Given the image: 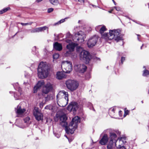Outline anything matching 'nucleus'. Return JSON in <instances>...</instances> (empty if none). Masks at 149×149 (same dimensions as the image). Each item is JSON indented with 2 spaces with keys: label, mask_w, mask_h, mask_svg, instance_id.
<instances>
[{
  "label": "nucleus",
  "mask_w": 149,
  "mask_h": 149,
  "mask_svg": "<svg viewBox=\"0 0 149 149\" xmlns=\"http://www.w3.org/2000/svg\"><path fill=\"white\" fill-rule=\"evenodd\" d=\"M65 75L63 72H59L56 73V78L58 79H61L64 77Z\"/></svg>",
  "instance_id": "nucleus-25"
},
{
  "label": "nucleus",
  "mask_w": 149,
  "mask_h": 149,
  "mask_svg": "<svg viewBox=\"0 0 149 149\" xmlns=\"http://www.w3.org/2000/svg\"><path fill=\"white\" fill-rule=\"evenodd\" d=\"M10 9L9 7H7L5 8H4L1 10H0V14H1L3 13H5L8 10Z\"/></svg>",
  "instance_id": "nucleus-30"
},
{
  "label": "nucleus",
  "mask_w": 149,
  "mask_h": 149,
  "mask_svg": "<svg viewBox=\"0 0 149 149\" xmlns=\"http://www.w3.org/2000/svg\"><path fill=\"white\" fill-rule=\"evenodd\" d=\"M80 22V20H79V21H78V23H79Z\"/></svg>",
  "instance_id": "nucleus-51"
},
{
  "label": "nucleus",
  "mask_w": 149,
  "mask_h": 149,
  "mask_svg": "<svg viewBox=\"0 0 149 149\" xmlns=\"http://www.w3.org/2000/svg\"><path fill=\"white\" fill-rule=\"evenodd\" d=\"M54 10V9L53 8H48L47 10V12L48 13H50L52 12Z\"/></svg>",
  "instance_id": "nucleus-37"
},
{
  "label": "nucleus",
  "mask_w": 149,
  "mask_h": 149,
  "mask_svg": "<svg viewBox=\"0 0 149 149\" xmlns=\"http://www.w3.org/2000/svg\"><path fill=\"white\" fill-rule=\"evenodd\" d=\"M13 86L15 89L16 90H18L20 94H21L22 91L21 88L19 86L18 84L17 83H15L13 85Z\"/></svg>",
  "instance_id": "nucleus-26"
},
{
  "label": "nucleus",
  "mask_w": 149,
  "mask_h": 149,
  "mask_svg": "<svg viewBox=\"0 0 149 149\" xmlns=\"http://www.w3.org/2000/svg\"><path fill=\"white\" fill-rule=\"evenodd\" d=\"M120 31L118 30H110L109 33H105L102 36V37L106 40L114 39L117 42L122 40V38L120 36Z\"/></svg>",
  "instance_id": "nucleus-3"
},
{
  "label": "nucleus",
  "mask_w": 149,
  "mask_h": 149,
  "mask_svg": "<svg viewBox=\"0 0 149 149\" xmlns=\"http://www.w3.org/2000/svg\"><path fill=\"white\" fill-rule=\"evenodd\" d=\"M66 41L67 43H70L71 42V40H70L67 39L66 40Z\"/></svg>",
  "instance_id": "nucleus-43"
},
{
  "label": "nucleus",
  "mask_w": 149,
  "mask_h": 149,
  "mask_svg": "<svg viewBox=\"0 0 149 149\" xmlns=\"http://www.w3.org/2000/svg\"><path fill=\"white\" fill-rule=\"evenodd\" d=\"M118 140L119 141V144L116 146L117 149H125V148L123 146L124 142L123 140V139L122 138H118L117 141Z\"/></svg>",
  "instance_id": "nucleus-22"
},
{
  "label": "nucleus",
  "mask_w": 149,
  "mask_h": 149,
  "mask_svg": "<svg viewBox=\"0 0 149 149\" xmlns=\"http://www.w3.org/2000/svg\"><path fill=\"white\" fill-rule=\"evenodd\" d=\"M33 113L36 119L38 121L42 120L43 115L38 108L35 107L33 111Z\"/></svg>",
  "instance_id": "nucleus-10"
},
{
  "label": "nucleus",
  "mask_w": 149,
  "mask_h": 149,
  "mask_svg": "<svg viewBox=\"0 0 149 149\" xmlns=\"http://www.w3.org/2000/svg\"><path fill=\"white\" fill-rule=\"evenodd\" d=\"M143 45H142L141 47V49H142V46H143Z\"/></svg>",
  "instance_id": "nucleus-47"
},
{
  "label": "nucleus",
  "mask_w": 149,
  "mask_h": 149,
  "mask_svg": "<svg viewBox=\"0 0 149 149\" xmlns=\"http://www.w3.org/2000/svg\"><path fill=\"white\" fill-rule=\"evenodd\" d=\"M137 36H140V35H137Z\"/></svg>",
  "instance_id": "nucleus-52"
},
{
  "label": "nucleus",
  "mask_w": 149,
  "mask_h": 149,
  "mask_svg": "<svg viewBox=\"0 0 149 149\" xmlns=\"http://www.w3.org/2000/svg\"><path fill=\"white\" fill-rule=\"evenodd\" d=\"M16 112L17 113V117H21L22 115L25 111V109H22L21 107L18 106L17 107V108L15 109Z\"/></svg>",
  "instance_id": "nucleus-18"
},
{
  "label": "nucleus",
  "mask_w": 149,
  "mask_h": 149,
  "mask_svg": "<svg viewBox=\"0 0 149 149\" xmlns=\"http://www.w3.org/2000/svg\"><path fill=\"white\" fill-rule=\"evenodd\" d=\"M108 138L107 134H104L102 139L100 141V143L102 145H105L108 142Z\"/></svg>",
  "instance_id": "nucleus-20"
},
{
  "label": "nucleus",
  "mask_w": 149,
  "mask_h": 149,
  "mask_svg": "<svg viewBox=\"0 0 149 149\" xmlns=\"http://www.w3.org/2000/svg\"><path fill=\"white\" fill-rule=\"evenodd\" d=\"M44 105V104L43 103H41L40 104V108H42Z\"/></svg>",
  "instance_id": "nucleus-42"
},
{
  "label": "nucleus",
  "mask_w": 149,
  "mask_h": 149,
  "mask_svg": "<svg viewBox=\"0 0 149 149\" xmlns=\"http://www.w3.org/2000/svg\"><path fill=\"white\" fill-rule=\"evenodd\" d=\"M78 1L80 3H84V0H78Z\"/></svg>",
  "instance_id": "nucleus-44"
},
{
  "label": "nucleus",
  "mask_w": 149,
  "mask_h": 149,
  "mask_svg": "<svg viewBox=\"0 0 149 149\" xmlns=\"http://www.w3.org/2000/svg\"><path fill=\"white\" fill-rule=\"evenodd\" d=\"M50 3L54 5H57L59 3L58 0H49Z\"/></svg>",
  "instance_id": "nucleus-27"
},
{
  "label": "nucleus",
  "mask_w": 149,
  "mask_h": 149,
  "mask_svg": "<svg viewBox=\"0 0 149 149\" xmlns=\"http://www.w3.org/2000/svg\"><path fill=\"white\" fill-rule=\"evenodd\" d=\"M61 68L63 71L67 73H70L72 70V66L71 63L68 61H63L61 63Z\"/></svg>",
  "instance_id": "nucleus-4"
},
{
  "label": "nucleus",
  "mask_w": 149,
  "mask_h": 149,
  "mask_svg": "<svg viewBox=\"0 0 149 149\" xmlns=\"http://www.w3.org/2000/svg\"><path fill=\"white\" fill-rule=\"evenodd\" d=\"M44 82L43 80L39 81L36 85L33 88V92L36 93L37 92V90L44 84Z\"/></svg>",
  "instance_id": "nucleus-17"
},
{
  "label": "nucleus",
  "mask_w": 149,
  "mask_h": 149,
  "mask_svg": "<svg viewBox=\"0 0 149 149\" xmlns=\"http://www.w3.org/2000/svg\"><path fill=\"white\" fill-rule=\"evenodd\" d=\"M141 102H142V103H143V101H141Z\"/></svg>",
  "instance_id": "nucleus-53"
},
{
  "label": "nucleus",
  "mask_w": 149,
  "mask_h": 149,
  "mask_svg": "<svg viewBox=\"0 0 149 149\" xmlns=\"http://www.w3.org/2000/svg\"><path fill=\"white\" fill-rule=\"evenodd\" d=\"M98 37L94 36L90 38L87 42V45L89 48H91L95 46L98 40Z\"/></svg>",
  "instance_id": "nucleus-11"
},
{
  "label": "nucleus",
  "mask_w": 149,
  "mask_h": 149,
  "mask_svg": "<svg viewBox=\"0 0 149 149\" xmlns=\"http://www.w3.org/2000/svg\"><path fill=\"white\" fill-rule=\"evenodd\" d=\"M52 88V84L50 82H48L43 87L42 92L45 94H47Z\"/></svg>",
  "instance_id": "nucleus-15"
},
{
  "label": "nucleus",
  "mask_w": 149,
  "mask_h": 149,
  "mask_svg": "<svg viewBox=\"0 0 149 149\" xmlns=\"http://www.w3.org/2000/svg\"><path fill=\"white\" fill-rule=\"evenodd\" d=\"M46 30H47L48 31V27L47 26H45L43 27L36 28L34 29L31 31V33L39 32L44 31Z\"/></svg>",
  "instance_id": "nucleus-16"
},
{
  "label": "nucleus",
  "mask_w": 149,
  "mask_h": 149,
  "mask_svg": "<svg viewBox=\"0 0 149 149\" xmlns=\"http://www.w3.org/2000/svg\"><path fill=\"white\" fill-rule=\"evenodd\" d=\"M72 51L68 50L64 54V56H70L72 55Z\"/></svg>",
  "instance_id": "nucleus-29"
},
{
  "label": "nucleus",
  "mask_w": 149,
  "mask_h": 149,
  "mask_svg": "<svg viewBox=\"0 0 149 149\" xmlns=\"http://www.w3.org/2000/svg\"><path fill=\"white\" fill-rule=\"evenodd\" d=\"M68 141H69V142H70L71 141H70V140H69V139H68Z\"/></svg>",
  "instance_id": "nucleus-49"
},
{
  "label": "nucleus",
  "mask_w": 149,
  "mask_h": 149,
  "mask_svg": "<svg viewBox=\"0 0 149 149\" xmlns=\"http://www.w3.org/2000/svg\"><path fill=\"white\" fill-rule=\"evenodd\" d=\"M65 84L68 88L72 91L76 90L79 86L77 81L72 80H68L66 82Z\"/></svg>",
  "instance_id": "nucleus-5"
},
{
  "label": "nucleus",
  "mask_w": 149,
  "mask_h": 149,
  "mask_svg": "<svg viewBox=\"0 0 149 149\" xmlns=\"http://www.w3.org/2000/svg\"><path fill=\"white\" fill-rule=\"evenodd\" d=\"M74 68L76 71L80 73H83L86 71L87 67L84 64H81L79 63H77L75 64Z\"/></svg>",
  "instance_id": "nucleus-9"
},
{
  "label": "nucleus",
  "mask_w": 149,
  "mask_h": 149,
  "mask_svg": "<svg viewBox=\"0 0 149 149\" xmlns=\"http://www.w3.org/2000/svg\"><path fill=\"white\" fill-rule=\"evenodd\" d=\"M55 136H56L57 138H58L60 136V135L59 134H56Z\"/></svg>",
  "instance_id": "nucleus-45"
},
{
  "label": "nucleus",
  "mask_w": 149,
  "mask_h": 149,
  "mask_svg": "<svg viewBox=\"0 0 149 149\" xmlns=\"http://www.w3.org/2000/svg\"><path fill=\"white\" fill-rule=\"evenodd\" d=\"M125 60V58L124 57H122L121 58V63L122 64L123 61Z\"/></svg>",
  "instance_id": "nucleus-40"
},
{
  "label": "nucleus",
  "mask_w": 149,
  "mask_h": 149,
  "mask_svg": "<svg viewBox=\"0 0 149 149\" xmlns=\"http://www.w3.org/2000/svg\"><path fill=\"white\" fill-rule=\"evenodd\" d=\"M117 108L116 107L110 108L109 110V113L110 116L112 117L115 118V111H116Z\"/></svg>",
  "instance_id": "nucleus-24"
},
{
  "label": "nucleus",
  "mask_w": 149,
  "mask_h": 149,
  "mask_svg": "<svg viewBox=\"0 0 149 149\" xmlns=\"http://www.w3.org/2000/svg\"><path fill=\"white\" fill-rule=\"evenodd\" d=\"M68 95L67 92L64 91H60L56 96L57 100L61 99L62 97L66 98L68 97Z\"/></svg>",
  "instance_id": "nucleus-14"
},
{
  "label": "nucleus",
  "mask_w": 149,
  "mask_h": 149,
  "mask_svg": "<svg viewBox=\"0 0 149 149\" xmlns=\"http://www.w3.org/2000/svg\"><path fill=\"white\" fill-rule=\"evenodd\" d=\"M30 119V118L29 117H27L24 118V120L25 123H26L27 124H29L30 123L29 122Z\"/></svg>",
  "instance_id": "nucleus-32"
},
{
  "label": "nucleus",
  "mask_w": 149,
  "mask_h": 149,
  "mask_svg": "<svg viewBox=\"0 0 149 149\" xmlns=\"http://www.w3.org/2000/svg\"><path fill=\"white\" fill-rule=\"evenodd\" d=\"M143 68H145V67L144 66L143 67Z\"/></svg>",
  "instance_id": "nucleus-58"
},
{
  "label": "nucleus",
  "mask_w": 149,
  "mask_h": 149,
  "mask_svg": "<svg viewBox=\"0 0 149 149\" xmlns=\"http://www.w3.org/2000/svg\"><path fill=\"white\" fill-rule=\"evenodd\" d=\"M116 135L115 133L113 132H110L109 138L110 140L107 146L108 149H112V145L113 143L115 144L116 147L117 146V144H116V142L117 141L116 140Z\"/></svg>",
  "instance_id": "nucleus-8"
},
{
  "label": "nucleus",
  "mask_w": 149,
  "mask_h": 149,
  "mask_svg": "<svg viewBox=\"0 0 149 149\" xmlns=\"http://www.w3.org/2000/svg\"><path fill=\"white\" fill-rule=\"evenodd\" d=\"M53 47L55 49L58 51H61L63 48L62 45L57 42L54 43Z\"/></svg>",
  "instance_id": "nucleus-21"
},
{
  "label": "nucleus",
  "mask_w": 149,
  "mask_h": 149,
  "mask_svg": "<svg viewBox=\"0 0 149 149\" xmlns=\"http://www.w3.org/2000/svg\"><path fill=\"white\" fill-rule=\"evenodd\" d=\"M138 40H139V41H140V40H139V37L138 38Z\"/></svg>",
  "instance_id": "nucleus-50"
},
{
  "label": "nucleus",
  "mask_w": 149,
  "mask_h": 149,
  "mask_svg": "<svg viewBox=\"0 0 149 149\" xmlns=\"http://www.w3.org/2000/svg\"><path fill=\"white\" fill-rule=\"evenodd\" d=\"M106 27L104 26H103L100 28V33L102 34L106 30Z\"/></svg>",
  "instance_id": "nucleus-28"
},
{
  "label": "nucleus",
  "mask_w": 149,
  "mask_h": 149,
  "mask_svg": "<svg viewBox=\"0 0 149 149\" xmlns=\"http://www.w3.org/2000/svg\"><path fill=\"white\" fill-rule=\"evenodd\" d=\"M148 75H149V71L147 70H144L143 74V76H147Z\"/></svg>",
  "instance_id": "nucleus-33"
},
{
  "label": "nucleus",
  "mask_w": 149,
  "mask_h": 149,
  "mask_svg": "<svg viewBox=\"0 0 149 149\" xmlns=\"http://www.w3.org/2000/svg\"><path fill=\"white\" fill-rule=\"evenodd\" d=\"M49 69L47 63L41 62L39 64L38 68V77L43 79L46 78L48 75Z\"/></svg>",
  "instance_id": "nucleus-2"
},
{
  "label": "nucleus",
  "mask_w": 149,
  "mask_h": 149,
  "mask_svg": "<svg viewBox=\"0 0 149 149\" xmlns=\"http://www.w3.org/2000/svg\"><path fill=\"white\" fill-rule=\"evenodd\" d=\"M75 37L73 38L74 42H79V43H82L84 41V39L86 38V35L84 32L80 31L75 35Z\"/></svg>",
  "instance_id": "nucleus-7"
},
{
  "label": "nucleus",
  "mask_w": 149,
  "mask_h": 149,
  "mask_svg": "<svg viewBox=\"0 0 149 149\" xmlns=\"http://www.w3.org/2000/svg\"><path fill=\"white\" fill-rule=\"evenodd\" d=\"M19 95H17V94L15 93L14 95V96L15 99L16 100L19 99L20 98Z\"/></svg>",
  "instance_id": "nucleus-35"
},
{
  "label": "nucleus",
  "mask_w": 149,
  "mask_h": 149,
  "mask_svg": "<svg viewBox=\"0 0 149 149\" xmlns=\"http://www.w3.org/2000/svg\"><path fill=\"white\" fill-rule=\"evenodd\" d=\"M32 22H30L29 23H21V24L23 26H26L28 25H31L32 24Z\"/></svg>",
  "instance_id": "nucleus-36"
},
{
  "label": "nucleus",
  "mask_w": 149,
  "mask_h": 149,
  "mask_svg": "<svg viewBox=\"0 0 149 149\" xmlns=\"http://www.w3.org/2000/svg\"><path fill=\"white\" fill-rule=\"evenodd\" d=\"M110 13H111V11H110L109 12Z\"/></svg>",
  "instance_id": "nucleus-55"
},
{
  "label": "nucleus",
  "mask_w": 149,
  "mask_h": 149,
  "mask_svg": "<svg viewBox=\"0 0 149 149\" xmlns=\"http://www.w3.org/2000/svg\"><path fill=\"white\" fill-rule=\"evenodd\" d=\"M60 124L63 126L65 127L66 132L68 134H72L77 127L78 123H80V120L78 116H75L73 118L72 121L68 126V128L67 126V124L66 121L67 117L65 114H64L60 116Z\"/></svg>",
  "instance_id": "nucleus-1"
},
{
  "label": "nucleus",
  "mask_w": 149,
  "mask_h": 149,
  "mask_svg": "<svg viewBox=\"0 0 149 149\" xmlns=\"http://www.w3.org/2000/svg\"><path fill=\"white\" fill-rule=\"evenodd\" d=\"M113 3H114V4L115 5H116V3L114 1V0H113Z\"/></svg>",
  "instance_id": "nucleus-46"
},
{
  "label": "nucleus",
  "mask_w": 149,
  "mask_h": 149,
  "mask_svg": "<svg viewBox=\"0 0 149 149\" xmlns=\"http://www.w3.org/2000/svg\"><path fill=\"white\" fill-rule=\"evenodd\" d=\"M101 26L100 25H99L97 26L96 27H95V29L96 30V31H98L99 29H100V27Z\"/></svg>",
  "instance_id": "nucleus-41"
},
{
  "label": "nucleus",
  "mask_w": 149,
  "mask_h": 149,
  "mask_svg": "<svg viewBox=\"0 0 149 149\" xmlns=\"http://www.w3.org/2000/svg\"><path fill=\"white\" fill-rule=\"evenodd\" d=\"M67 18H66L64 19H61V20H60V21H58V22L55 23L54 24V25H59V24H61V23L63 22H64L65 21V19Z\"/></svg>",
  "instance_id": "nucleus-31"
},
{
  "label": "nucleus",
  "mask_w": 149,
  "mask_h": 149,
  "mask_svg": "<svg viewBox=\"0 0 149 149\" xmlns=\"http://www.w3.org/2000/svg\"><path fill=\"white\" fill-rule=\"evenodd\" d=\"M79 52L80 59L85 61L86 63H88L90 58L89 53L86 51L83 50L82 48H80Z\"/></svg>",
  "instance_id": "nucleus-6"
},
{
  "label": "nucleus",
  "mask_w": 149,
  "mask_h": 149,
  "mask_svg": "<svg viewBox=\"0 0 149 149\" xmlns=\"http://www.w3.org/2000/svg\"><path fill=\"white\" fill-rule=\"evenodd\" d=\"M78 108V105L76 102H71L68 106L67 109L70 111H72L74 113L76 112Z\"/></svg>",
  "instance_id": "nucleus-12"
},
{
  "label": "nucleus",
  "mask_w": 149,
  "mask_h": 149,
  "mask_svg": "<svg viewBox=\"0 0 149 149\" xmlns=\"http://www.w3.org/2000/svg\"><path fill=\"white\" fill-rule=\"evenodd\" d=\"M114 8H115L117 11H119L120 10V8L119 7H115Z\"/></svg>",
  "instance_id": "nucleus-39"
},
{
  "label": "nucleus",
  "mask_w": 149,
  "mask_h": 149,
  "mask_svg": "<svg viewBox=\"0 0 149 149\" xmlns=\"http://www.w3.org/2000/svg\"><path fill=\"white\" fill-rule=\"evenodd\" d=\"M75 56L76 57V56H77V55H76V54L75 55Z\"/></svg>",
  "instance_id": "nucleus-56"
},
{
  "label": "nucleus",
  "mask_w": 149,
  "mask_h": 149,
  "mask_svg": "<svg viewBox=\"0 0 149 149\" xmlns=\"http://www.w3.org/2000/svg\"><path fill=\"white\" fill-rule=\"evenodd\" d=\"M121 112V111H119V114H120V112Z\"/></svg>",
  "instance_id": "nucleus-48"
},
{
  "label": "nucleus",
  "mask_w": 149,
  "mask_h": 149,
  "mask_svg": "<svg viewBox=\"0 0 149 149\" xmlns=\"http://www.w3.org/2000/svg\"><path fill=\"white\" fill-rule=\"evenodd\" d=\"M76 45L75 43H70L68 45H67L66 47L67 49L68 50H70L73 52Z\"/></svg>",
  "instance_id": "nucleus-23"
},
{
  "label": "nucleus",
  "mask_w": 149,
  "mask_h": 149,
  "mask_svg": "<svg viewBox=\"0 0 149 149\" xmlns=\"http://www.w3.org/2000/svg\"><path fill=\"white\" fill-rule=\"evenodd\" d=\"M59 55L58 54L55 53L53 55V58L54 59H57L59 57Z\"/></svg>",
  "instance_id": "nucleus-34"
},
{
  "label": "nucleus",
  "mask_w": 149,
  "mask_h": 149,
  "mask_svg": "<svg viewBox=\"0 0 149 149\" xmlns=\"http://www.w3.org/2000/svg\"><path fill=\"white\" fill-rule=\"evenodd\" d=\"M129 112V111L128 110H126L125 109V114L124 115V117H125L127 115Z\"/></svg>",
  "instance_id": "nucleus-38"
},
{
  "label": "nucleus",
  "mask_w": 149,
  "mask_h": 149,
  "mask_svg": "<svg viewBox=\"0 0 149 149\" xmlns=\"http://www.w3.org/2000/svg\"><path fill=\"white\" fill-rule=\"evenodd\" d=\"M65 136H66V137L68 139V138H67V136H65Z\"/></svg>",
  "instance_id": "nucleus-54"
},
{
  "label": "nucleus",
  "mask_w": 149,
  "mask_h": 149,
  "mask_svg": "<svg viewBox=\"0 0 149 149\" xmlns=\"http://www.w3.org/2000/svg\"><path fill=\"white\" fill-rule=\"evenodd\" d=\"M58 107H57L55 104H53V105H49L46 106L45 107V109H49L51 110L53 112H56L58 110Z\"/></svg>",
  "instance_id": "nucleus-19"
},
{
  "label": "nucleus",
  "mask_w": 149,
  "mask_h": 149,
  "mask_svg": "<svg viewBox=\"0 0 149 149\" xmlns=\"http://www.w3.org/2000/svg\"><path fill=\"white\" fill-rule=\"evenodd\" d=\"M25 76H26V77H27V76L25 75Z\"/></svg>",
  "instance_id": "nucleus-57"
},
{
  "label": "nucleus",
  "mask_w": 149,
  "mask_h": 149,
  "mask_svg": "<svg viewBox=\"0 0 149 149\" xmlns=\"http://www.w3.org/2000/svg\"><path fill=\"white\" fill-rule=\"evenodd\" d=\"M68 97L66 98L62 97L61 99L57 100V104L60 107H64L66 106L68 103Z\"/></svg>",
  "instance_id": "nucleus-13"
}]
</instances>
